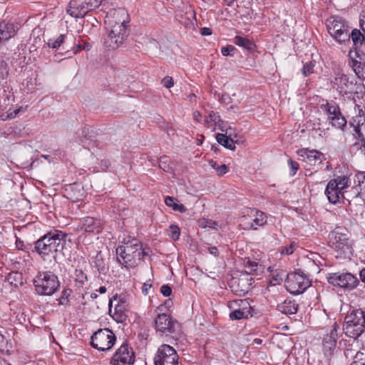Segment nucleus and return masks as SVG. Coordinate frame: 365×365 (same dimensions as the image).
I'll return each mask as SVG.
<instances>
[{
	"mask_svg": "<svg viewBox=\"0 0 365 365\" xmlns=\"http://www.w3.org/2000/svg\"><path fill=\"white\" fill-rule=\"evenodd\" d=\"M128 16L127 11L123 9H115L107 16L108 37L105 40V45L109 49L118 48L128 36Z\"/></svg>",
	"mask_w": 365,
	"mask_h": 365,
	"instance_id": "nucleus-1",
	"label": "nucleus"
},
{
	"mask_svg": "<svg viewBox=\"0 0 365 365\" xmlns=\"http://www.w3.org/2000/svg\"><path fill=\"white\" fill-rule=\"evenodd\" d=\"M117 259L118 262L126 269L134 267L143 259L148 252L143 248L140 242L135 239L124 240L123 245L116 248Z\"/></svg>",
	"mask_w": 365,
	"mask_h": 365,
	"instance_id": "nucleus-2",
	"label": "nucleus"
},
{
	"mask_svg": "<svg viewBox=\"0 0 365 365\" xmlns=\"http://www.w3.org/2000/svg\"><path fill=\"white\" fill-rule=\"evenodd\" d=\"M329 245L336 253V257L349 258L354 252V240L349 230L342 226L334 228L329 235Z\"/></svg>",
	"mask_w": 365,
	"mask_h": 365,
	"instance_id": "nucleus-3",
	"label": "nucleus"
},
{
	"mask_svg": "<svg viewBox=\"0 0 365 365\" xmlns=\"http://www.w3.org/2000/svg\"><path fill=\"white\" fill-rule=\"evenodd\" d=\"M68 235L61 230H51L35 242L36 251L45 257L64 249Z\"/></svg>",
	"mask_w": 365,
	"mask_h": 365,
	"instance_id": "nucleus-4",
	"label": "nucleus"
},
{
	"mask_svg": "<svg viewBox=\"0 0 365 365\" xmlns=\"http://www.w3.org/2000/svg\"><path fill=\"white\" fill-rule=\"evenodd\" d=\"M365 330V312L362 309H351L344 318L343 331L348 337L356 339Z\"/></svg>",
	"mask_w": 365,
	"mask_h": 365,
	"instance_id": "nucleus-5",
	"label": "nucleus"
},
{
	"mask_svg": "<svg viewBox=\"0 0 365 365\" xmlns=\"http://www.w3.org/2000/svg\"><path fill=\"white\" fill-rule=\"evenodd\" d=\"M297 153L305 170L310 171V173L306 174L307 175H312L313 173L319 171L325 160L324 154L317 150L301 148L297 151Z\"/></svg>",
	"mask_w": 365,
	"mask_h": 365,
	"instance_id": "nucleus-6",
	"label": "nucleus"
},
{
	"mask_svg": "<svg viewBox=\"0 0 365 365\" xmlns=\"http://www.w3.org/2000/svg\"><path fill=\"white\" fill-rule=\"evenodd\" d=\"M155 329L161 336H170L178 339L181 332L180 324L170 315L160 314L155 319Z\"/></svg>",
	"mask_w": 365,
	"mask_h": 365,
	"instance_id": "nucleus-7",
	"label": "nucleus"
},
{
	"mask_svg": "<svg viewBox=\"0 0 365 365\" xmlns=\"http://www.w3.org/2000/svg\"><path fill=\"white\" fill-rule=\"evenodd\" d=\"M326 26L330 36L338 43H343L350 39L349 26L342 17L331 16L327 19Z\"/></svg>",
	"mask_w": 365,
	"mask_h": 365,
	"instance_id": "nucleus-8",
	"label": "nucleus"
},
{
	"mask_svg": "<svg viewBox=\"0 0 365 365\" xmlns=\"http://www.w3.org/2000/svg\"><path fill=\"white\" fill-rule=\"evenodd\" d=\"M36 292L40 295L51 296L60 287V282L56 275L51 272L39 273L34 279Z\"/></svg>",
	"mask_w": 365,
	"mask_h": 365,
	"instance_id": "nucleus-9",
	"label": "nucleus"
},
{
	"mask_svg": "<svg viewBox=\"0 0 365 365\" xmlns=\"http://www.w3.org/2000/svg\"><path fill=\"white\" fill-rule=\"evenodd\" d=\"M333 88H336L341 94L358 93L362 91L363 84L357 83L354 78L349 77L346 74L338 73L331 81Z\"/></svg>",
	"mask_w": 365,
	"mask_h": 365,
	"instance_id": "nucleus-10",
	"label": "nucleus"
},
{
	"mask_svg": "<svg viewBox=\"0 0 365 365\" xmlns=\"http://www.w3.org/2000/svg\"><path fill=\"white\" fill-rule=\"evenodd\" d=\"M103 0H71L67 13L74 18H83L88 12L99 7Z\"/></svg>",
	"mask_w": 365,
	"mask_h": 365,
	"instance_id": "nucleus-11",
	"label": "nucleus"
},
{
	"mask_svg": "<svg viewBox=\"0 0 365 365\" xmlns=\"http://www.w3.org/2000/svg\"><path fill=\"white\" fill-rule=\"evenodd\" d=\"M115 336L109 329H100L91 336V346L98 351L110 350L115 342Z\"/></svg>",
	"mask_w": 365,
	"mask_h": 365,
	"instance_id": "nucleus-12",
	"label": "nucleus"
},
{
	"mask_svg": "<svg viewBox=\"0 0 365 365\" xmlns=\"http://www.w3.org/2000/svg\"><path fill=\"white\" fill-rule=\"evenodd\" d=\"M310 284L311 282L301 270L289 273L287 276L286 288L291 294L303 293Z\"/></svg>",
	"mask_w": 365,
	"mask_h": 365,
	"instance_id": "nucleus-13",
	"label": "nucleus"
},
{
	"mask_svg": "<svg viewBox=\"0 0 365 365\" xmlns=\"http://www.w3.org/2000/svg\"><path fill=\"white\" fill-rule=\"evenodd\" d=\"M327 280L333 286L347 290L354 289L359 283L356 276L349 272L331 273L328 275Z\"/></svg>",
	"mask_w": 365,
	"mask_h": 365,
	"instance_id": "nucleus-14",
	"label": "nucleus"
},
{
	"mask_svg": "<svg viewBox=\"0 0 365 365\" xmlns=\"http://www.w3.org/2000/svg\"><path fill=\"white\" fill-rule=\"evenodd\" d=\"M179 356L170 345H161L154 357L155 365H179Z\"/></svg>",
	"mask_w": 365,
	"mask_h": 365,
	"instance_id": "nucleus-15",
	"label": "nucleus"
},
{
	"mask_svg": "<svg viewBox=\"0 0 365 365\" xmlns=\"http://www.w3.org/2000/svg\"><path fill=\"white\" fill-rule=\"evenodd\" d=\"M135 361L133 349L127 343H123L113 355L110 365H133Z\"/></svg>",
	"mask_w": 365,
	"mask_h": 365,
	"instance_id": "nucleus-16",
	"label": "nucleus"
},
{
	"mask_svg": "<svg viewBox=\"0 0 365 365\" xmlns=\"http://www.w3.org/2000/svg\"><path fill=\"white\" fill-rule=\"evenodd\" d=\"M235 307H237V308L231 312L229 315L232 320H240L253 316L254 309L250 305L249 299L232 301L230 307L235 308Z\"/></svg>",
	"mask_w": 365,
	"mask_h": 365,
	"instance_id": "nucleus-17",
	"label": "nucleus"
},
{
	"mask_svg": "<svg viewBox=\"0 0 365 365\" xmlns=\"http://www.w3.org/2000/svg\"><path fill=\"white\" fill-rule=\"evenodd\" d=\"M339 326L334 323L330 332L325 335L322 340V346L324 356L327 359H330L336 350V341L338 339Z\"/></svg>",
	"mask_w": 365,
	"mask_h": 365,
	"instance_id": "nucleus-18",
	"label": "nucleus"
},
{
	"mask_svg": "<svg viewBox=\"0 0 365 365\" xmlns=\"http://www.w3.org/2000/svg\"><path fill=\"white\" fill-rule=\"evenodd\" d=\"M125 310L126 304L125 301L118 299L117 296H114L110 299L108 313L116 322L120 323L125 320Z\"/></svg>",
	"mask_w": 365,
	"mask_h": 365,
	"instance_id": "nucleus-19",
	"label": "nucleus"
},
{
	"mask_svg": "<svg viewBox=\"0 0 365 365\" xmlns=\"http://www.w3.org/2000/svg\"><path fill=\"white\" fill-rule=\"evenodd\" d=\"M324 108L331 125L339 129H343L346 125V120L341 115L339 106L335 103H327Z\"/></svg>",
	"mask_w": 365,
	"mask_h": 365,
	"instance_id": "nucleus-20",
	"label": "nucleus"
},
{
	"mask_svg": "<svg viewBox=\"0 0 365 365\" xmlns=\"http://www.w3.org/2000/svg\"><path fill=\"white\" fill-rule=\"evenodd\" d=\"M253 279L247 274L233 278L231 282L232 291L240 296L245 295L252 289Z\"/></svg>",
	"mask_w": 365,
	"mask_h": 365,
	"instance_id": "nucleus-21",
	"label": "nucleus"
},
{
	"mask_svg": "<svg viewBox=\"0 0 365 365\" xmlns=\"http://www.w3.org/2000/svg\"><path fill=\"white\" fill-rule=\"evenodd\" d=\"M325 195L331 204L340 202L341 199L345 198L344 194L337 187V183L331 180L327 185Z\"/></svg>",
	"mask_w": 365,
	"mask_h": 365,
	"instance_id": "nucleus-22",
	"label": "nucleus"
},
{
	"mask_svg": "<svg viewBox=\"0 0 365 365\" xmlns=\"http://www.w3.org/2000/svg\"><path fill=\"white\" fill-rule=\"evenodd\" d=\"M81 229L87 232L98 233L101 229V220L92 217H83L81 220Z\"/></svg>",
	"mask_w": 365,
	"mask_h": 365,
	"instance_id": "nucleus-23",
	"label": "nucleus"
},
{
	"mask_svg": "<svg viewBox=\"0 0 365 365\" xmlns=\"http://www.w3.org/2000/svg\"><path fill=\"white\" fill-rule=\"evenodd\" d=\"M249 215L254 217L252 222L248 223L249 227L251 229L256 230L259 227H263L267 223V215L260 210L251 209Z\"/></svg>",
	"mask_w": 365,
	"mask_h": 365,
	"instance_id": "nucleus-24",
	"label": "nucleus"
},
{
	"mask_svg": "<svg viewBox=\"0 0 365 365\" xmlns=\"http://www.w3.org/2000/svg\"><path fill=\"white\" fill-rule=\"evenodd\" d=\"M16 34L14 25L12 23L2 21L0 23V46Z\"/></svg>",
	"mask_w": 365,
	"mask_h": 365,
	"instance_id": "nucleus-25",
	"label": "nucleus"
},
{
	"mask_svg": "<svg viewBox=\"0 0 365 365\" xmlns=\"http://www.w3.org/2000/svg\"><path fill=\"white\" fill-rule=\"evenodd\" d=\"M299 304L295 300L287 299L277 305V310L286 315L294 314L297 312Z\"/></svg>",
	"mask_w": 365,
	"mask_h": 365,
	"instance_id": "nucleus-26",
	"label": "nucleus"
},
{
	"mask_svg": "<svg viewBox=\"0 0 365 365\" xmlns=\"http://www.w3.org/2000/svg\"><path fill=\"white\" fill-rule=\"evenodd\" d=\"M244 266L245 269V274L249 275L250 277L251 274H259L263 272V268L262 265L259 264L257 262L255 261H252L249 258H245L244 259Z\"/></svg>",
	"mask_w": 365,
	"mask_h": 365,
	"instance_id": "nucleus-27",
	"label": "nucleus"
},
{
	"mask_svg": "<svg viewBox=\"0 0 365 365\" xmlns=\"http://www.w3.org/2000/svg\"><path fill=\"white\" fill-rule=\"evenodd\" d=\"M365 61V54L356 48L350 49L348 53V63L352 68Z\"/></svg>",
	"mask_w": 365,
	"mask_h": 365,
	"instance_id": "nucleus-28",
	"label": "nucleus"
},
{
	"mask_svg": "<svg viewBox=\"0 0 365 365\" xmlns=\"http://www.w3.org/2000/svg\"><path fill=\"white\" fill-rule=\"evenodd\" d=\"M216 140L219 144L231 150L235 149V143H237V140H235L233 138H229L227 135L222 133H217Z\"/></svg>",
	"mask_w": 365,
	"mask_h": 365,
	"instance_id": "nucleus-29",
	"label": "nucleus"
},
{
	"mask_svg": "<svg viewBox=\"0 0 365 365\" xmlns=\"http://www.w3.org/2000/svg\"><path fill=\"white\" fill-rule=\"evenodd\" d=\"M234 43L237 46L242 47L247 51H252L255 47V43L251 40L240 36H236L235 37Z\"/></svg>",
	"mask_w": 365,
	"mask_h": 365,
	"instance_id": "nucleus-30",
	"label": "nucleus"
},
{
	"mask_svg": "<svg viewBox=\"0 0 365 365\" xmlns=\"http://www.w3.org/2000/svg\"><path fill=\"white\" fill-rule=\"evenodd\" d=\"M178 200L170 196H167L165 198V203L167 206L170 207L175 211H178L181 213L186 212L187 209L182 204L178 203Z\"/></svg>",
	"mask_w": 365,
	"mask_h": 365,
	"instance_id": "nucleus-31",
	"label": "nucleus"
},
{
	"mask_svg": "<svg viewBox=\"0 0 365 365\" xmlns=\"http://www.w3.org/2000/svg\"><path fill=\"white\" fill-rule=\"evenodd\" d=\"M331 181H334L335 183H337V187L344 194H345L346 190L351 185L350 178L345 175L338 176L331 180Z\"/></svg>",
	"mask_w": 365,
	"mask_h": 365,
	"instance_id": "nucleus-32",
	"label": "nucleus"
},
{
	"mask_svg": "<svg viewBox=\"0 0 365 365\" xmlns=\"http://www.w3.org/2000/svg\"><path fill=\"white\" fill-rule=\"evenodd\" d=\"M356 106L358 108V114L352 118L349 124L352 127L363 126L365 123V113L363 110L360 108L359 106L356 105Z\"/></svg>",
	"mask_w": 365,
	"mask_h": 365,
	"instance_id": "nucleus-33",
	"label": "nucleus"
},
{
	"mask_svg": "<svg viewBox=\"0 0 365 365\" xmlns=\"http://www.w3.org/2000/svg\"><path fill=\"white\" fill-rule=\"evenodd\" d=\"M362 127H353L354 128V133L353 136L356 141L353 144L354 147H356L358 149L362 144L363 140H365V137L364 135L363 131H362Z\"/></svg>",
	"mask_w": 365,
	"mask_h": 365,
	"instance_id": "nucleus-34",
	"label": "nucleus"
},
{
	"mask_svg": "<svg viewBox=\"0 0 365 365\" xmlns=\"http://www.w3.org/2000/svg\"><path fill=\"white\" fill-rule=\"evenodd\" d=\"M351 37L354 45L357 47L362 45L363 42L365 41V33L361 34L358 29H353L350 34V38Z\"/></svg>",
	"mask_w": 365,
	"mask_h": 365,
	"instance_id": "nucleus-35",
	"label": "nucleus"
},
{
	"mask_svg": "<svg viewBox=\"0 0 365 365\" xmlns=\"http://www.w3.org/2000/svg\"><path fill=\"white\" fill-rule=\"evenodd\" d=\"M8 282L15 287H17L19 284H23V277L22 274L19 272H12L9 273L7 276Z\"/></svg>",
	"mask_w": 365,
	"mask_h": 365,
	"instance_id": "nucleus-36",
	"label": "nucleus"
},
{
	"mask_svg": "<svg viewBox=\"0 0 365 365\" xmlns=\"http://www.w3.org/2000/svg\"><path fill=\"white\" fill-rule=\"evenodd\" d=\"M74 281L78 287H83L87 282V276L82 269H76L73 274Z\"/></svg>",
	"mask_w": 365,
	"mask_h": 365,
	"instance_id": "nucleus-37",
	"label": "nucleus"
},
{
	"mask_svg": "<svg viewBox=\"0 0 365 365\" xmlns=\"http://www.w3.org/2000/svg\"><path fill=\"white\" fill-rule=\"evenodd\" d=\"M88 133H89L88 128H84L83 130H82L81 135L84 137V138L81 140V143L82 144V145L84 148L90 150L93 146L94 143L91 139V136L87 137Z\"/></svg>",
	"mask_w": 365,
	"mask_h": 365,
	"instance_id": "nucleus-38",
	"label": "nucleus"
},
{
	"mask_svg": "<svg viewBox=\"0 0 365 365\" xmlns=\"http://www.w3.org/2000/svg\"><path fill=\"white\" fill-rule=\"evenodd\" d=\"M94 264L95 267L99 272H103L106 270V263L101 252L96 254L95 257Z\"/></svg>",
	"mask_w": 365,
	"mask_h": 365,
	"instance_id": "nucleus-39",
	"label": "nucleus"
},
{
	"mask_svg": "<svg viewBox=\"0 0 365 365\" xmlns=\"http://www.w3.org/2000/svg\"><path fill=\"white\" fill-rule=\"evenodd\" d=\"M353 71L360 79H365V61L352 67Z\"/></svg>",
	"mask_w": 365,
	"mask_h": 365,
	"instance_id": "nucleus-40",
	"label": "nucleus"
},
{
	"mask_svg": "<svg viewBox=\"0 0 365 365\" xmlns=\"http://www.w3.org/2000/svg\"><path fill=\"white\" fill-rule=\"evenodd\" d=\"M66 36L64 34H61L56 39H49L47 44L48 47L53 48H58L62 43L64 42Z\"/></svg>",
	"mask_w": 365,
	"mask_h": 365,
	"instance_id": "nucleus-41",
	"label": "nucleus"
},
{
	"mask_svg": "<svg viewBox=\"0 0 365 365\" xmlns=\"http://www.w3.org/2000/svg\"><path fill=\"white\" fill-rule=\"evenodd\" d=\"M219 175H223L228 172V168L225 164L219 165L216 162L211 160L210 163Z\"/></svg>",
	"mask_w": 365,
	"mask_h": 365,
	"instance_id": "nucleus-42",
	"label": "nucleus"
},
{
	"mask_svg": "<svg viewBox=\"0 0 365 365\" xmlns=\"http://www.w3.org/2000/svg\"><path fill=\"white\" fill-rule=\"evenodd\" d=\"M220 116L218 113L211 111L208 116L205 117V123L208 125L210 123H213L215 125H217V121L220 120Z\"/></svg>",
	"mask_w": 365,
	"mask_h": 365,
	"instance_id": "nucleus-43",
	"label": "nucleus"
},
{
	"mask_svg": "<svg viewBox=\"0 0 365 365\" xmlns=\"http://www.w3.org/2000/svg\"><path fill=\"white\" fill-rule=\"evenodd\" d=\"M169 230H170V233L169 236L174 240L176 241L179 239L180 235V230L178 225H171L169 227Z\"/></svg>",
	"mask_w": 365,
	"mask_h": 365,
	"instance_id": "nucleus-44",
	"label": "nucleus"
},
{
	"mask_svg": "<svg viewBox=\"0 0 365 365\" xmlns=\"http://www.w3.org/2000/svg\"><path fill=\"white\" fill-rule=\"evenodd\" d=\"M315 66V64L312 61H309L308 63H306L302 68V73L304 76H308L309 74L312 73L314 72V68Z\"/></svg>",
	"mask_w": 365,
	"mask_h": 365,
	"instance_id": "nucleus-45",
	"label": "nucleus"
},
{
	"mask_svg": "<svg viewBox=\"0 0 365 365\" xmlns=\"http://www.w3.org/2000/svg\"><path fill=\"white\" fill-rule=\"evenodd\" d=\"M363 356L364 353L356 352L351 365H365V357H362Z\"/></svg>",
	"mask_w": 365,
	"mask_h": 365,
	"instance_id": "nucleus-46",
	"label": "nucleus"
},
{
	"mask_svg": "<svg viewBox=\"0 0 365 365\" xmlns=\"http://www.w3.org/2000/svg\"><path fill=\"white\" fill-rule=\"evenodd\" d=\"M235 51H236L235 47L232 45H229L227 46L222 47L221 48V53L224 56H232L234 55V52Z\"/></svg>",
	"mask_w": 365,
	"mask_h": 365,
	"instance_id": "nucleus-47",
	"label": "nucleus"
},
{
	"mask_svg": "<svg viewBox=\"0 0 365 365\" xmlns=\"http://www.w3.org/2000/svg\"><path fill=\"white\" fill-rule=\"evenodd\" d=\"M71 290L70 289H64L62 292L61 297L58 299L59 304H65L68 302V297L71 295Z\"/></svg>",
	"mask_w": 365,
	"mask_h": 365,
	"instance_id": "nucleus-48",
	"label": "nucleus"
},
{
	"mask_svg": "<svg viewBox=\"0 0 365 365\" xmlns=\"http://www.w3.org/2000/svg\"><path fill=\"white\" fill-rule=\"evenodd\" d=\"M7 348V341L4 335L0 334V351L2 353L6 352L9 354V349Z\"/></svg>",
	"mask_w": 365,
	"mask_h": 365,
	"instance_id": "nucleus-49",
	"label": "nucleus"
},
{
	"mask_svg": "<svg viewBox=\"0 0 365 365\" xmlns=\"http://www.w3.org/2000/svg\"><path fill=\"white\" fill-rule=\"evenodd\" d=\"M288 164H289V168H290V169H291V170L292 172L291 173V175L294 176L296 174L297 171L298 170V169L299 168V163L297 162H296V161H294V160L289 159L288 160Z\"/></svg>",
	"mask_w": 365,
	"mask_h": 365,
	"instance_id": "nucleus-50",
	"label": "nucleus"
},
{
	"mask_svg": "<svg viewBox=\"0 0 365 365\" xmlns=\"http://www.w3.org/2000/svg\"><path fill=\"white\" fill-rule=\"evenodd\" d=\"M163 85L167 88H170L174 86V81L170 76H165L162 80Z\"/></svg>",
	"mask_w": 365,
	"mask_h": 365,
	"instance_id": "nucleus-51",
	"label": "nucleus"
},
{
	"mask_svg": "<svg viewBox=\"0 0 365 365\" xmlns=\"http://www.w3.org/2000/svg\"><path fill=\"white\" fill-rule=\"evenodd\" d=\"M160 292L165 297H169L172 293L171 287L168 284H164L160 287Z\"/></svg>",
	"mask_w": 365,
	"mask_h": 365,
	"instance_id": "nucleus-52",
	"label": "nucleus"
},
{
	"mask_svg": "<svg viewBox=\"0 0 365 365\" xmlns=\"http://www.w3.org/2000/svg\"><path fill=\"white\" fill-rule=\"evenodd\" d=\"M294 244L292 243L289 246L283 247L282 248V255H291L294 252Z\"/></svg>",
	"mask_w": 365,
	"mask_h": 365,
	"instance_id": "nucleus-53",
	"label": "nucleus"
},
{
	"mask_svg": "<svg viewBox=\"0 0 365 365\" xmlns=\"http://www.w3.org/2000/svg\"><path fill=\"white\" fill-rule=\"evenodd\" d=\"M224 2H225V4L227 6H228V7H235V6H237L238 8L237 11L238 13L241 12L240 6H239V5L237 4V0H224Z\"/></svg>",
	"mask_w": 365,
	"mask_h": 365,
	"instance_id": "nucleus-54",
	"label": "nucleus"
},
{
	"mask_svg": "<svg viewBox=\"0 0 365 365\" xmlns=\"http://www.w3.org/2000/svg\"><path fill=\"white\" fill-rule=\"evenodd\" d=\"M218 129L220 130L222 133L227 132L229 126L227 125V123L223 121L221 118L217 121V125Z\"/></svg>",
	"mask_w": 365,
	"mask_h": 365,
	"instance_id": "nucleus-55",
	"label": "nucleus"
},
{
	"mask_svg": "<svg viewBox=\"0 0 365 365\" xmlns=\"http://www.w3.org/2000/svg\"><path fill=\"white\" fill-rule=\"evenodd\" d=\"M185 14L187 15V19L190 21L191 20V19L195 18V11L191 7V6H187L186 7Z\"/></svg>",
	"mask_w": 365,
	"mask_h": 365,
	"instance_id": "nucleus-56",
	"label": "nucleus"
},
{
	"mask_svg": "<svg viewBox=\"0 0 365 365\" xmlns=\"http://www.w3.org/2000/svg\"><path fill=\"white\" fill-rule=\"evenodd\" d=\"M110 165L109 160L103 159L100 163V166L103 170H106Z\"/></svg>",
	"mask_w": 365,
	"mask_h": 365,
	"instance_id": "nucleus-57",
	"label": "nucleus"
},
{
	"mask_svg": "<svg viewBox=\"0 0 365 365\" xmlns=\"http://www.w3.org/2000/svg\"><path fill=\"white\" fill-rule=\"evenodd\" d=\"M152 287V284L150 283V282H145L143 284V287H142V292L146 295L148 294V290L151 288Z\"/></svg>",
	"mask_w": 365,
	"mask_h": 365,
	"instance_id": "nucleus-58",
	"label": "nucleus"
},
{
	"mask_svg": "<svg viewBox=\"0 0 365 365\" xmlns=\"http://www.w3.org/2000/svg\"><path fill=\"white\" fill-rule=\"evenodd\" d=\"M224 134L227 135L229 138H237V134L235 133V130L230 126L228 127L227 132H225Z\"/></svg>",
	"mask_w": 365,
	"mask_h": 365,
	"instance_id": "nucleus-59",
	"label": "nucleus"
},
{
	"mask_svg": "<svg viewBox=\"0 0 365 365\" xmlns=\"http://www.w3.org/2000/svg\"><path fill=\"white\" fill-rule=\"evenodd\" d=\"M202 36H209L212 34V30L208 27H203L200 29Z\"/></svg>",
	"mask_w": 365,
	"mask_h": 365,
	"instance_id": "nucleus-60",
	"label": "nucleus"
},
{
	"mask_svg": "<svg viewBox=\"0 0 365 365\" xmlns=\"http://www.w3.org/2000/svg\"><path fill=\"white\" fill-rule=\"evenodd\" d=\"M192 115H193L194 120H195L197 123L201 122L202 115H201V113L198 110L194 111Z\"/></svg>",
	"mask_w": 365,
	"mask_h": 365,
	"instance_id": "nucleus-61",
	"label": "nucleus"
},
{
	"mask_svg": "<svg viewBox=\"0 0 365 365\" xmlns=\"http://www.w3.org/2000/svg\"><path fill=\"white\" fill-rule=\"evenodd\" d=\"M21 109V108H19V109H16V110H14V111H12V112H11V113H9L8 114V117H9V118H15V117L17 115V114L20 112Z\"/></svg>",
	"mask_w": 365,
	"mask_h": 365,
	"instance_id": "nucleus-62",
	"label": "nucleus"
},
{
	"mask_svg": "<svg viewBox=\"0 0 365 365\" xmlns=\"http://www.w3.org/2000/svg\"><path fill=\"white\" fill-rule=\"evenodd\" d=\"M209 252L210 254L217 256L219 254L218 250L216 247H209Z\"/></svg>",
	"mask_w": 365,
	"mask_h": 365,
	"instance_id": "nucleus-63",
	"label": "nucleus"
},
{
	"mask_svg": "<svg viewBox=\"0 0 365 365\" xmlns=\"http://www.w3.org/2000/svg\"><path fill=\"white\" fill-rule=\"evenodd\" d=\"M360 279L362 282L365 283V268L362 269L359 273Z\"/></svg>",
	"mask_w": 365,
	"mask_h": 365,
	"instance_id": "nucleus-64",
	"label": "nucleus"
}]
</instances>
